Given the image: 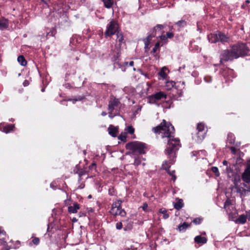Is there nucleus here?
<instances>
[{"mask_svg":"<svg viewBox=\"0 0 250 250\" xmlns=\"http://www.w3.org/2000/svg\"><path fill=\"white\" fill-rule=\"evenodd\" d=\"M153 132L161 135L163 139L167 140V146L165 153L168 159V163L173 164L175 161L176 153L181 147L180 140L174 137L175 129L173 126L165 120L160 125L152 128Z\"/></svg>","mask_w":250,"mask_h":250,"instance_id":"f257e3e1","label":"nucleus"},{"mask_svg":"<svg viewBox=\"0 0 250 250\" xmlns=\"http://www.w3.org/2000/svg\"><path fill=\"white\" fill-rule=\"evenodd\" d=\"M248 48L245 43H237L230 49L223 50L220 55V62L223 61H232L234 59L243 57L248 53Z\"/></svg>","mask_w":250,"mask_h":250,"instance_id":"f03ea898","label":"nucleus"},{"mask_svg":"<svg viewBox=\"0 0 250 250\" xmlns=\"http://www.w3.org/2000/svg\"><path fill=\"white\" fill-rule=\"evenodd\" d=\"M125 148L131 151L132 153L140 154L145 153L146 146L143 143L134 141L126 144Z\"/></svg>","mask_w":250,"mask_h":250,"instance_id":"7ed1b4c3","label":"nucleus"},{"mask_svg":"<svg viewBox=\"0 0 250 250\" xmlns=\"http://www.w3.org/2000/svg\"><path fill=\"white\" fill-rule=\"evenodd\" d=\"M207 130L205 129V125L203 123L197 124L196 132L195 134H193V138L198 143H201L205 138Z\"/></svg>","mask_w":250,"mask_h":250,"instance_id":"20e7f679","label":"nucleus"},{"mask_svg":"<svg viewBox=\"0 0 250 250\" xmlns=\"http://www.w3.org/2000/svg\"><path fill=\"white\" fill-rule=\"evenodd\" d=\"M167 97V94L165 92L160 91L149 96L148 99L149 103L156 104L161 100L166 99Z\"/></svg>","mask_w":250,"mask_h":250,"instance_id":"39448f33","label":"nucleus"},{"mask_svg":"<svg viewBox=\"0 0 250 250\" xmlns=\"http://www.w3.org/2000/svg\"><path fill=\"white\" fill-rule=\"evenodd\" d=\"M118 28V25L117 23L114 21H112L110 22V23L107 25V30L104 33V35L105 36H110L115 34H116L117 32V30Z\"/></svg>","mask_w":250,"mask_h":250,"instance_id":"423d86ee","label":"nucleus"},{"mask_svg":"<svg viewBox=\"0 0 250 250\" xmlns=\"http://www.w3.org/2000/svg\"><path fill=\"white\" fill-rule=\"evenodd\" d=\"M120 101L118 99L115 98H111L108 104V110L110 112H112L114 110H118Z\"/></svg>","mask_w":250,"mask_h":250,"instance_id":"0eeeda50","label":"nucleus"},{"mask_svg":"<svg viewBox=\"0 0 250 250\" xmlns=\"http://www.w3.org/2000/svg\"><path fill=\"white\" fill-rule=\"evenodd\" d=\"M224 208L226 210L228 214L230 215L229 217L235 218L232 216L233 212H231V210H233L234 208L233 205L231 204V201L229 199H227V200L224 203Z\"/></svg>","mask_w":250,"mask_h":250,"instance_id":"6e6552de","label":"nucleus"},{"mask_svg":"<svg viewBox=\"0 0 250 250\" xmlns=\"http://www.w3.org/2000/svg\"><path fill=\"white\" fill-rule=\"evenodd\" d=\"M110 213L113 216H120L124 217L125 216L126 213L125 211L121 208H112L110 210Z\"/></svg>","mask_w":250,"mask_h":250,"instance_id":"1a4fd4ad","label":"nucleus"},{"mask_svg":"<svg viewBox=\"0 0 250 250\" xmlns=\"http://www.w3.org/2000/svg\"><path fill=\"white\" fill-rule=\"evenodd\" d=\"M162 167L164 169L167 170L168 173L172 176L171 180L174 182L176 179V177L174 175L175 170L170 171L169 170L170 166L167 164V161H165V163L163 164Z\"/></svg>","mask_w":250,"mask_h":250,"instance_id":"9d476101","label":"nucleus"},{"mask_svg":"<svg viewBox=\"0 0 250 250\" xmlns=\"http://www.w3.org/2000/svg\"><path fill=\"white\" fill-rule=\"evenodd\" d=\"M242 180L246 183H250V168H247L242 175Z\"/></svg>","mask_w":250,"mask_h":250,"instance_id":"9b49d317","label":"nucleus"},{"mask_svg":"<svg viewBox=\"0 0 250 250\" xmlns=\"http://www.w3.org/2000/svg\"><path fill=\"white\" fill-rule=\"evenodd\" d=\"M108 131L109 135L113 137H116L118 132V128L112 125H110L108 128Z\"/></svg>","mask_w":250,"mask_h":250,"instance_id":"f8f14e48","label":"nucleus"},{"mask_svg":"<svg viewBox=\"0 0 250 250\" xmlns=\"http://www.w3.org/2000/svg\"><path fill=\"white\" fill-rule=\"evenodd\" d=\"M217 34V37L218 38V42L225 43L228 42L229 41V38L227 37L225 34L221 32H218Z\"/></svg>","mask_w":250,"mask_h":250,"instance_id":"ddd939ff","label":"nucleus"},{"mask_svg":"<svg viewBox=\"0 0 250 250\" xmlns=\"http://www.w3.org/2000/svg\"><path fill=\"white\" fill-rule=\"evenodd\" d=\"M207 238L205 237H202L200 235L196 236L194 238V241L197 244H204L207 242Z\"/></svg>","mask_w":250,"mask_h":250,"instance_id":"4468645a","label":"nucleus"},{"mask_svg":"<svg viewBox=\"0 0 250 250\" xmlns=\"http://www.w3.org/2000/svg\"><path fill=\"white\" fill-rule=\"evenodd\" d=\"M79 208V205L78 203H74L73 206H69L68 208V211L70 213H75L77 212Z\"/></svg>","mask_w":250,"mask_h":250,"instance_id":"2eb2a0df","label":"nucleus"},{"mask_svg":"<svg viewBox=\"0 0 250 250\" xmlns=\"http://www.w3.org/2000/svg\"><path fill=\"white\" fill-rule=\"evenodd\" d=\"M208 40L209 42L211 43H215L218 42V38L217 37V34H210L208 36Z\"/></svg>","mask_w":250,"mask_h":250,"instance_id":"dca6fc26","label":"nucleus"},{"mask_svg":"<svg viewBox=\"0 0 250 250\" xmlns=\"http://www.w3.org/2000/svg\"><path fill=\"white\" fill-rule=\"evenodd\" d=\"M155 34L151 33V34H149L145 39L144 40L146 47H148L152 38L155 37Z\"/></svg>","mask_w":250,"mask_h":250,"instance_id":"f3484780","label":"nucleus"},{"mask_svg":"<svg viewBox=\"0 0 250 250\" xmlns=\"http://www.w3.org/2000/svg\"><path fill=\"white\" fill-rule=\"evenodd\" d=\"M102 1L106 8H110L113 5V0H102Z\"/></svg>","mask_w":250,"mask_h":250,"instance_id":"a211bd4d","label":"nucleus"},{"mask_svg":"<svg viewBox=\"0 0 250 250\" xmlns=\"http://www.w3.org/2000/svg\"><path fill=\"white\" fill-rule=\"evenodd\" d=\"M189 227L188 223L184 222L182 224H180L178 226V230L179 231H185Z\"/></svg>","mask_w":250,"mask_h":250,"instance_id":"6ab92c4d","label":"nucleus"},{"mask_svg":"<svg viewBox=\"0 0 250 250\" xmlns=\"http://www.w3.org/2000/svg\"><path fill=\"white\" fill-rule=\"evenodd\" d=\"M237 191L240 193L241 195L245 196L248 193V189L243 188H239L236 186Z\"/></svg>","mask_w":250,"mask_h":250,"instance_id":"aec40b11","label":"nucleus"},{"mask_svg":"<svg viewBox=\"0 0 250 250\" xmlns=\"http://www.w3.org/2000/svg\"><path fill=\"white\" fill-rule=\"evenodd\" d=\"M183 201L182 199H179L178 202L174 204V207L176 209H180L183 207Z\"/></svg>","mask_w":250,"mask_h":250,"instance_id":"412c9836","label":"nucleus"},{"mask_svg":"<svg viewBox=\"0 0 250 250\" xmlns=\"http://www.w3.org/2000/svg\"><path fill=\"white\" fill-rule=\"evenodd\" d=\"M167 70L166 67H163L159 72V75L162 78L163 80L166 78L167 76V73L165 72V70Z\"/></svg>","mask_w":250,"mask_h":250,"instance_id":"4be33fe9","label":"nucleus"},{"mask_svg":"<svg viewBox=\"0 0 250 250\" xmlns=\"http://www.w3.org/2000/svg\"><path fill=\"white\" fill-rule=\"evenodd\" d=\"M8 25V21L6 20L0 19V29L6 28Z\"/></svg>","mask_w":250,"mask_h":250,"instance_id":"5701e85b","label":"nucleus"},{"mask_svg":"<svg viewBox=\"0 0 250 250\" xmlns=\"http://www.w3.org/2000/svg\"><path fill=\"white\" fill-rule=\"evenodd\" d=\"M18 61L22 66H25L27 64V62L23 56H19Z\"/></svg>","mask_w":250,"mask_h":250,"instance_id":"b1692460","label":"nucleus"},{"mask_svg":"<svg viewBox=\"0 0 250 250\" xmlns=\"http://www.w3.org/2000/svg\"><path fill=\"white\" fill-rule=\"evenodd\" d=\"M164 27V26L162 24H157L156 26L153 28L152 33L156 34L157 31H161Z\"/></svg>","mask_w":250,"mask_h":250,"instance_id":"393cba45","label":"nucleus"},{"mask_svg":"<svg viewBox=\"0 0 250 250\" xmlns=\"http://www.w3.org/2000/svg\"><path fill=\"white\" fill-rule=\"evenodd\" d=\"M175 85V83L173 81H167L166 83V86L168 90L171 89Z\"/></svg>","mask_w":250,"mask_h":250,"instance_id":"a878e982","label":"nucleus"},{"mask_svg":"<svg viewBox=\"0 0 250 250\" xmlns=\"http://www.w3.org/2000/svg\"><path fill=\"white\" fill-rule=\"evenodd\" d=\"M127 132H122L119 136L118 139L123 142H126Z\"/></svg>","mask_w":250,"mask_h":250,"instance_id":"bb28decb","label":"nucleus"},{"mask_svg":"<svg viewBox=\"0 0 250 250\" xmlns=\"http://www.w3.org/2000/svg\"><path fill=\"white\" fill-rule=\"evenodd\" d=\"M159 213L163 214V218L164 219H167L169 217L168 214H167V210L165 208L160 209Z\"/></svg>","mask_w":250,"mask_h":250,"instance_id":"cd10ccee","label":"nucleus"},{"mask_svg":"<svg viewBox=\"0 0 250 250\" xmlns=\"http://www.w3.org/2000/svg\"><path fill=\"white\" fill-rule=\"evenodd\" d=\"M6 233L5 231L4 230L2 227H0V239H2L4 241L5 239L4 237L6 236Z\"/></svg>","mask_w":250,"mask_h":250,"instance_id":"c85d7f7f","label":"nucleus"},{"mask_svg":"<svg viewBox=\"0 0 250 250\" xmlns=\"http://www.w3.org/2000/svg\"><path fill=\"white\" fill-rule=\"evenodd\" d=\"M116 36L117 41H118L119 42L121 43L124 40V37L122 34L121 33L117 32V33H116Z\"/></svg>","mask_w":250,"mask_h":250,"instance_id":"c756f323","label":"nucleus"},{"mask_svg":"<svg viewBox=\"0 0 250 250\" xmlns=\"http://www.w3.org/2000/svg\"><path fill=\"white\" fill-rule=\"evenodd\" d=\"M176 24L180 27H183L187 25V22L184 20H181L176 22Z\"/></svg>","mask_w":250,"mask_h":250,"instance_id":"7c9ffc66","label":"nucleus"},{"mask_svg":"<svg viewBox=\"0 0 250 250\" xmlns=\"http://www.w3.org/2000/svg\"><path fill=\"white\" fill-rule=\"evenodd\" d=\"M125 131L130 134H133L134 132V128L132 126H128L125 129Z\"/></svg>","mask_w":250,"mask_h":250,"instance_id":"2f4dec72","label":"nucleus"},{"mask_svg":"<svg viewBox=\"0 0 250 250\" xmlns=\"http://www.w3.org/2000/svg\"><path fill=\"white\" fill-rule=\"evenodd\" d=\"M228 141L229 144H233L234 143V136L231 133H229L228 135Z\"/></svg>","mask_w":250,"mask_h":250,"instance_id":"473e14b6","label":"nucleus"},{"mask_svg":"<svg viewBox=\"0 0 250 250\" xmlns=\"http://www.w3.org/2000/svg\"><path fill=\"white\" fill-rule=\"evenodd\" d=\"M122 202L121 200H118L112 205V208H121V205Z\"/></svg>","mask_w":250,"mask_h":250,"instance_id":"72a5a7b5","label":"nucleus"},{"mask_svg":"<svg viewBox=\"0 0 250 250\" xmlns=\"http://www.w3.org/2000/svg\"><path fill=\"white\" fill-rule=\"evenodd\" d=\"M212 171L217 176H219L220 175L218 168L216 167H213L211 168Z\"/></svg>","mask_w":250,"mask_h":250,"instance_id":"f704fd0d","label":"nucleus"},{"mask_svg":"<svg viewBox=\"0 0 250 250\" xmlns=\"http://www.w3.org/2000/svg\"><path fill=\"white\" fill-rule=\"evenodd\" d=\"M233 220L234 221V222L236 224H241V225L245 224L247 222V220Z\"/></svg>","mask_w":250,"mask_h":250,"instance_id":"c9c22d12","label":"nucleus"},{"mask_svg":"<svg viewBox=\"0 0 250 250\" xmlns=\"http://www.w3.org/2000/svg\"><path fill=\"white\" fill-rule=\"evenodd\" d=\"M56 30L54 28H52L50 31L47 33V36H54L56 34Z\"/></svg>","mask_w":250,"mask_h":250,"instance_id":"e433bc0d","label":"nucleus"},{"mask_svg":"<svg viewBox=\"0 0 250 250\" xmlns=\"http://www.w3.org/2000/svg\"><path fill=\"white\" fill-rule=\"evenodd\" d=\"M141 163V160L139 157L135 158L134 165L136 166H138Z\"/></svg>","mask_w":250,"mask_h":250,"instance_id":"4c0bfd02","label":"nucleus"},{"mask_svg":"<svg viewBox=\"0 0 250 250\" xmlns=\"http://www.w3.org/2000/svg\"><path fill=\"white\" fill-rule=\"evenodd\" d=\"M160 47V42H157L155 45V46L154 47V48H153L152 49V52L153 53H155L156 52L157 49Z\"/></svg>","mask_w":250,"mask_h":250,"instance_id":"58836bf2","label":"nucleus"},{"mask_svg":"<svg viewBox=\"0 0 250 250\" xmlns=\"http://www.w3.org/2000/svg\"><path fill=\"white\" fill-rule=\"evenodd\" d=\"M32 242L34 244L37 245L39 244L40 242V239L38 237H35L33 239Z\"/></svg>","mask_w":250,"mask_h":250,"instance_id":"ea45409f","label":"nucleus"},{"mask_svg":"<svg viewBox=\"0 0 250 250\" xmlns=\"http://www.w3.org/2000/svg\"><path fill=\"white\" fill-rule=\"evenodd\" d=\"M147 207H148V205L146 203H143V206L142 207H141V208H142V209L145 211H146L147 210Z\"/></svg>","mask_w":250,"mask_h":250,"instance_id":"a19ab883","label":"nucleus"},{"mask_svg":"<svg viewBox=\"0 0 250 250\" xmlns=\"http://www.w3.org/2000/svg\"><path fill=\"white\" fill-rule=\"evenodd\" d=\"M174 36V34L172 32H167V38H169V39H171V38H172Z\"/></svg>","mask_w":250,"mask_h":250,"instance_id":"79ce46f5","label":"nucleus"},{"mask_svg":"<svg viewBox=\"0 0 250 250\" xmlns=\"http://www.w3.org/2000/svg\"><path fill=\"white\" fill-rule=\"evenodd\" d=\"M123 227V224L122 222L117 223L116 224V228L118 229H121Z\"/></svg>","mask_w":250,"mask_h":250,"instance_id":"37998d69","label":"nucleus"},{"mask_svg":"<svg viewBox=\"0 0 250 250\" xmlns=\"http://www.w3.org/2000/svg\"><path fill=\"white\" fill-rule=\"evenodd\" d=\"M125 65L126 66H133L134 65V62L133 61H130V62H125Z\"/></svg>","mask_w":250,"mask_h":250,"instance_id":"c03bdc74","label":"nucleus"},{"mask_svg":"<svg viewBox=\"0 0 250 250\" xmlns=\"http://www.w3.org/2000/svg\"><path fill=\"white\" fill-rule=\"evenodd\" d=\"M243 185L248 188V193L250 192V185H249V186H247V185H246L244 183L243 184Z\"/></svg>","mask_w":250,"mask_h":250,"instance_id":"a18cd8bd","label":"nucleus"},{"mask_svg":"<svg viewBox=\"0 0 250 250\" xmlns=\"http://www.w3.org/2000/svg\"><path fill=\"white\" fill-rule=\"evenodd\" d=\"M160 38L162 41H166L167 40V37L165 35H161L160 36Z\"/></svg>","mask_w":250,"mask_h":250,"instance_id":"49530a36","label":"nucleus"},{"mask_svg":"<svg viewBox=\"0 0 250 250\" xmlns=\"http://www.w3.org/2000/svg\"><path fill=\"white\" fill-rule=\"evenodd\" d=\"M238 219H247V213L246 214V215H244V214L241 215L239 216V217L238 218Z\"/></svg>","mask_w":250,"mask_h":250,"instance_id":"de8ad7c7","label":"nucleus"},{"mask_svg":"<svg viewBox=\"0 0 250 250\" xmlns=\"http://www.w3.org/2000/svg\"><path fill=\"white\" fill-rule=\"evenodd\" d=\"M53 226H52V224L51 223H49L48 224V228H47V230L49 231V229L51 228V229H53Z\"/></svg>","mask_w":250,"mask_h":250,"instance_id":"09e8293b","label":"nucleus"},{"mask_svg":"<svg viewBox=\"0 0 250 250\" xmlns=\"http://www.w3.org/2000/svg\"><path fill=\"white\" fill-rule=\"evenodd\" d=\"M193 222L196 224H199L200 223L201 220H193Z\"/></svg>","mask_w":250,"mask_h":250,"instance_id":"8fccbe9b","label":"nucleus"},{"mask_svg":"<svg viewBox=\"0 0 250 250\" xmlns=\"http://www.w3.org/2000/svg\"><path fill=\"white\" fill-rule=\"evenodd\" d=\"M230 150H231L232 153H233V154L235 153V147H230Z\"/></svg>","mask_w":250,"mask_h":250,"instance_id":"3c124183","label":"nucleus"},{"mask_svg":"<svg viewBox=\"0 0 250 250\" xmlns=\"http://www.w3.org/2000/svg\"><path fill=\"white\" fill-rule=\"evenodd\" d=\"M246 212L247 219H250V210L249 211H247Z\"/></svg>","mask_w":250,"mask_h":250,"instance_id":"603ef678","label":"nucleus"},{"mask_svg":"<svg viewBox=\"0 0 250 250\" xmlns=\"http://www.w3.org/2000/svg\"><path fill=\"white\" fill-rule=\"evenodd\" d=\"M112 112H110V111H109V117L110 118H113V117L114 116V115H113L112 114Z\"/></svg>","mask_w":250,"mask_h":250,"instance_id":"864d4df0","label":"nucleus"},{"mask_svg":"<svg viewBox=\"0 0 250 250\" xmlns=\"http://www.w3.org/2000/svg\"><path fill=\"white\" fill-rule=\"evenodd\" d=\"M223 164L225 166H227L228 165V162L226 160H224L223 162Z\"/></svg>","mask_w":250,"mask_h":250,"instance_id":"5fc2aeb1","label":"nucleus"},{"mask_svg":"<svg viewBox=\"0 0 250 250\" xmlns=\"http://www.w3.org/2000/svg\"><path fill=\"white\" fill-rule=\"evenodd\" d=\"M131 229V227H127V228L125 227L124 229H125V230H127L128 229H129V230Z\"/></svg>","mask_w":250,"mask_h":250,"instance_id":"6e6d98bb","label":"nucleus"},{"mask_svg":"<svg viewBox=\"0 0 250 250\" xmlns=\"http://www.w3.org/2000/svg\"><path fill=\"white\" fill-rule=\"evenodd\" d=\"M16 244H17L18 246L17 247H19L20 245V242L19 241H17L16 243Z\"/></svg>","mask_w":250,"mask_h":250,"instance_id":"4d7b16f0","label":"nucleus"},{"mask_svg":"<svg viewBox=\"0 0 250 250\" xmlns=\"http://www.w3.org/2000/svg\"><path fill=\"white\" fill-rule=\"evenodd\" d=\"M248 225H249V226H248V229H250V220H248Z\"/></svg>","mask_w":250,"mask_h":250,"instance_id":"13d9d810","label":"nucleus"},{"mask_svg":"<svg viewBox=\"0 0 250 250\" xmlns=\"http://www.w3.org/2000/svg\"><path fill=\"white\" fill-rule=\"evenodd\" d=\"M82 99V98H79V99H78H78H76V100H72V101H78V100L80 101V100H81Z\"/></svg>","mask_w":250,"mask_h":250,"instance_id":"bf43d9fd","label":"nucleus"},{"mask_svg":"<svg viewBox=\"0 0 250 250\" xmlns=\"http://www.w3.org/2000/svg\"><path fill=\"white\" fill-rule=\"evenodd\" d=\"M250 2V0H246V3H249Z\"/></svg>","mask_w":250,"mask_h":250,"instance_id":"052dcab7","label":"nucleus"},{"mask_svg":"<svg viewBox=\"0 0 250 250\" xmlns=\"http://www.w3.org/2000/svg\"><path fill=\"white\" fill-rule=\"evenodd\" d=\"M89 211L92 212V208H90V210H88V212H87V213H88V214L89 213Z\"/></svg>","mask_w":250,"mask_h":250,"instance_id":"680f3d73","label":"nucleus"},{"mask_svg":"<svg viewBox=\"0 0 250 250\" xmlns=\"http://www.w3.org/2000/svg\"><path fill=\"white\" fill-rule=\"evenodd\" d=\"M92 195H88V198H89V199L92 198Z\"/></svg>","mask_w":250,"mask_h":250,"instance_id":"e2e57ef3","label":"nucleus"},{"mask_svg":"<svg viewBox=\"0 0 250 250\" xmlns=\"http://www.w3.org/2000/svg\"><path fill=\"white\" fill-rule=\"evenodd\" d=\"M72 221L73 222H76L78 221V220L75 219V220H72Z\"/></svg>","mask_w":250,"mask_h":250,"instance_id":"0e129e2a","label":"nucleus"},{"mask_svg":"<svg viewBox=\"0 0 250 250\" xmlns=\"http://www.w3.org/2000/svg\"><path fill=\"white\" fill-rule=\"evenodd\" d=\"M102 114V115L104 116V115H105L106 114V113H105V112H103Z\"/></svg>","mask_w":250,"mask_h":250,"instance_id":"69168bd1","label":"nucleus"},{"mask_svg":"<svg viewBox=\"0 0 250 250\" xmlns=\"http://www.w3.org/2000/svg\"><path fill=\"white\" fill-rule=\"evenodd\" d=\"M128 220H123V222L125 223V222H126Z\"/></svg>","mask_w":250,"mask_h":250,"instance_id":"338daca9","label":"nucleus"},{"mask_svg":"<svg viewBox=\"0 0 250 250\" xmlns=\"http://www.w3.org/2000/svg\"><path fill=\"white\" fill-rule=\"evenodd\" d=\"M91 166H94V162L91 163Z\"/></svg>","mask_w":250,"mask_h":250,"instance_id":"774afa93","label":"nucleus"}]
</instances>
